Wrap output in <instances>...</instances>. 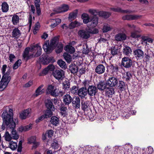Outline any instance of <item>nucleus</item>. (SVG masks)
<instances>
[{
	"label": "nucleus",
	"mask_w": 154,
	"mask_h": 154,
	"mask_svg": "<svg viewBox=\"0 0 154 154\" xmlns=\"http://www.w3.org/2000/svg\"><path fill=\"white\" fill-rule=\"evenodd\" d=\"M42 50L41 47L38 44L27 47L23 54V58L27 60L31 58L38 57L41 54Z\"/></svg>",
	"instance_id": "1"
},
{
	"label": "nucleus",
	"mask_w": 154,
	"mask_h": 154,
	"mask_svg": "<svg viewBox=\"0 0 154 154\" xmlns=\"http://www.w3.org/2000/svg\"><path fill=\"white\" fill-rule=\"evenodd\" d=\"M13 110L9 109L8 113L6 111H4L2 114V116L3 118V123L2 126V129L4 130L5 128V125H8L11 124V122H14L13 118Z\"/></svg>",
	"instance_id": "2"
},
{
	"label": "nucleus",
	"mask_w": 154,
	"mask_h": 154,
	"mask_svg": "<svg viewBox=\"0 0 154 154\" xmlns=\"http://www.w3.org/2000/svg\"><path fill=\"white\" fill-rule=\"evenodd\" d=\"M98 32L97 29H94L93 30L91 29H86L85 30H79L78 32V35L81 38L87 39L89 38L90 36V33L96 34Z\"/></svg>",
	"instance_id": "3"
},
{
	"label": "nucleus",
	"mask_w": 154,
	"mask_h": 154,
	"mask_svg": "<svg viewBox=\"0 0 154 154\" xmlns=\"http://www.w3.org/2000/svg\"><path fill=\"white\" fill-rule=\"evenodd\" d=\"M47 94H50L51 96L56 97L59 95H62L63 92L61 91L58 92V90L54 85H48L46 90Z\"/></svg>",
	"instance_id": "4"
},
{
	"label": "nucleus",
	"mask_w": 154,
	"mask_h": 154,
	"mask_svg": "<svg viewBox=\"0 0 154 154\" xmlns=\"http://www.w3.org/2000/svg\"><path fill=\"white\" fill-rule=\"evenodd\" d=\"M15 123L11 122V124L8 125H5L8 130H9L11 133L12 139L17 140L19 138V135L17 133L16 130L14 129L15 127Z\"/></svg>",
	"instance_id": "5"
},
{
	"label": "nucleus",
	"mask_w": 154,
	"mask_h": 154,
	"mask_svg": "<svg viewBox=\"0 0 154 154\" xmlns=\"http://www.w3.org/2000/svg\"><path fill=\"white\" fill-rule=\"evenodd\" d=\"M6 75L2 76L1 81L0 82V91L4 90L7 86L10 81V78H7Z\"/></svg>",
	"instance_id": "6"
},
{
	"label": "nucleus",
	"mask_w": 154,
	"mask_h": 154,
	"mask_svg": "<svg viewBox=\"0 0 154 154\" xmlns=\"http://www.w3.org/2000/svg\"><path fill=\"white\" fill-rule=\"evenodd\" d=\"M132 60L128 57H125L122 58L121 65L125 68H129L131 66Z\"/></svg>",
	"instance_id": "7"
},
{
	"label": "nucleus",
	"mask_w": 154,
	"mask_h": 154,
	"mask_svg": "<svg viewBox=\"0 0 154 154\" xmlns=\"http://www.w3.org/2000/svg\"><path fill=\"white\" fill-rule=\"evenodd\" d=\"M64 72L62 70H56L53 72V75L55 78L58 80H62L64 78Z\"/></svg>",
	"instance_id": "8"
},
{
	"label": "nucleus",
	"mask_w": 154,
	"mask_h": 154,
	"mask_svg": "<svg viewBox=\"0 0 154 154\" xmlns=\"http://www.w3.org/2000/svg\"><path fill=\"white\" fill-rule=\"evenodd\" d=\"M118 84V79L114 77H109L106 82V85L111 87H115Z\"/></svg>",
	"instance_id": "9"
},
{
	"label": "nucleus",
	"mask_w": 154,
	"mask_h": 154,
	"mask_svg": "<svg viewBox=\"0 0 154 154\" xmlns=\"http://www.w3.org/2000/svg\"><path fill=\"white\" fill-rule=\"evenodd\" d=\"M98 23V18L96 17H93L91 18V20L87 25L89 29L93 28L97 26Z\"/></svg>",
	"instance_id": "10"
},
{
	"label": "nucleus",
	"mask_w": 154,
	"mask_h": 154,
	"mask_svg": "<svg viewBox=\"0 0 154 154\" xmlns=\"http://www.w3.org/2000/svg\"><path fill=\"white\" fill-rule=\"evenodd\" d=\"M2 72L3 74V76L6 75L7 78H10L11 79V77L9 75L11 72L10 69L9 67H7V65L6 64L3 65L1 69Z\"/></svg>",
	"instance_id": "11"
},
{
	"label": "nucleus",
	"mask_w": 154,
	"mask_h": 154,
	"mask_svg": "<svg viewBox=\"0 0 154 154\" xmlns=\"http://www.w3.org/2000/svg\"><path fill=\"white\" fill-rule=\"evenodd\" d=\"M31 112L30 109H27L23 111L20 114V117L22 119H24L29 117Z\"/></svg>",
	"instance_id": "12"
},
{
	"label": "nucleus",
	"mask_w": 154,
	"mask_h": 154,
	"mask_svg": "<svg viewBox=\"0 0 154 154\" xmlns=\"http://www.w3.org/2000/svg\"><path fill=\"white\" fill-rule=\"evenodd\" d=\"M141 17V15H126L123 16L122 19L123 20H135L140 18Z\"/></svg>",
	"instance_id": "13"
},
{
	"label": "nucleus",
	"mask_w": 154,
	"mask_h": 154,
	"mask_svg": "<svg viewBox=\"0 0 154 154\" xmlns=\"http://www.w3.org/2000/svg\"><path fill=\"white\" fill-rule=\"evenodd\" d=\"M87 90L88 94L90 96H94L97 92L96 87L93 85L89 86Z\"/></svg>",
	"instance_id": "14"
},
{
	"label": "nucleus",
	"mask_w": 154,
	"mask_h": 154,
	"mask_svg": "<svg viewBox=\"0 0 154 154\" xmlns=\"http://www.w3.org/2000/svg\"><path fill=\"white\" fill-rule=\"evenodd\" d=\"M79 96L82 98H84L88 94V91L86 87L80 88L78 91Z\"/></svg>",
	"instance_id": "15"
},
{
	"label": "nucleus",
	"mask_w": 154,
	"mask_h": 154,
	"mask_svg": "<svg viewBox=\"0 0 154 154\" xmlns=\"http://www.w3.org/2000/svg\"><path fill=\"white\" fill-rule=\"evenodd\" d=\"M28 143L33 144L32 148H36L39 145V143L36 141L35 136H32L28 138Z\"/></svg>",
	"instance_id": "16"
},
{
	"label": "nucleus",
	"mask_w": 154,
	"mask_h": 154,
	"mask_svg": "<svg viewBox=\"0 0 154 154\" xmlns=\"http://www.w3.org/2000/svg\"><path fill=\"white\" fill-rule=\"evenodd\" d=\"M126 36L123 32L116 34L115 36V40L117 41H123L126 39Z\"/></svg>",
	"instance_id": "17"
},
{
	"label": "nucleus",
	"mask_w": 154,
	"mask_h": 154,
	"mask_svg": "<svg viewBox=\"0 0 154 154\" xmlns=\"http://www.w3.org/2000/svg\"><path fill=\"white\" fill-rule=\"evenodd\" d=\"M43 48L45 52L48 53L51 52L54 49L50 44H49L48 41H47L44 43L43 46Z\"/></svg>",
	"instance_id": "18"
},
{
	"label": "nucleus",
	"mask_w": 154,
	"mask_h": 154,
	"mask_svg": "<svg viewBox=\"0 0 154 154\" xmlns=\"http://www.w3.org/2000/svg\"><path fill=\"white\" fill-rule=\"evenodd\" d=\"M21 35V32L20 30L17 28L14 29L12 32V37L15 39H17Z\"/></svg>",
	"instance_id": "19"
},
{
	"label": "nucleus",
	"mask_w": 154,
	"mask_h": 154,
	"mask_svg": "<svg viewBox=\"0 0 154 154\" xmlns=\"http://www.w3.org/2000/svg\"><path fill=\"white\" fill-rule=\"evenodd\" d=\"M105 66L101 64L98 65L95 69V72L99 74H103L105 72Z\"/></svg>",
	"instance_id": "20"
},
{
	"label": "nucleus",
	"mask_w": 154,
	"mask_h": 154,
	"mask_svg": "<svg viewBox=\"0 0 154 154\" xmlns=\"http://www.w3.org/2000/svg\"><path fill=\"white\" fill-rule=\"evenodd\" d=\"M44 86L43 85H40L36 90L35 93L33 94L34 97H37L39 95H41L44 93L45 90L42 89Z\"/></svg>",
	"instance_id": "21"
},
{
	"label": "nucleus",
	"mask_w": 154,
	"mask_h": 154,
	"mask_svg": "<svg viewBox=\"0 0 154 154\" xmlns=\"http://www.w3.org/2000/svg\"><path fill=\"white\" fill-rule=\"evenodd\" d=\"M134 54L137 58H141L144 56L143 51L140 49L135 50L134 51Z\"/></svg>",
	"instance_id": "22"
},
{
	"label": "nucleus",
	"mask_w": 154,
	"mask_h": 154,
	"mask_svg": "<svg viewBox=\"0 0 154 154\" xmlns=\"http://www.w3.org/2000/svg\"><path fill=\"white\" fill-rule=\"evenodd\" d=\"M45 106L48 109L51 110L52 111L54 110L55 108L51 100H47L45 101Z\"/></svg>",
	"instance_id": "23"
},
{
	"label": "nucleus",
	"mask_w": 154,
	"mask_h": 154,
	"mask_svg": "<svg viewBox=\"0 0 154 154\" xmlns=\"http://www.w3.org/2000/svg\"><path fill=\"white\" fill-rule=\"evenodd\" d=\"M113 29V27L108 23H104L102 28L103 32H106L111 31Z\"/></svg>",
	"instance_id": "24"
},
{
	"label": "nucleus",
	"mask_w": 154,
	"mask_h": 154,
	"mask_svg": "<svg viewBox=\"0 0 154 154\" xmlns=\"http://www.w3.org/2000/svg\"><path fill=\"white\" fill-rule=\"evenodd\" d=\"M72 100V98L69 94H66L63 97V101L66 105H68Z\"/></svg>",
	"instance_id": "25"
},
{
	"label": "nucleus",
	"mask_w": 154,
	"mask_h": 154,
	"mask_svg": "<svg viewBox=\"0 0 154 154\" xmlns=\"http://www.w3.org/2000/svg\"><path fill=\"white\" fill-rule=\"evenodd\" d=\"M69 8V6L67 5H64L57 9L56 11L57 13L64 12L67 11Z\"/></svg>",
	"instance_id": "26"
},
{
	"label": "nucleus",
	"mask_w": 154,
	"mask_h": 154,
	"mask_svg": "<svg viewBox=\"0 0 154 154\" xmlns=\"http://www.w3.org/2000/svg\"><path fill=\"white\" fill-rule=\"evenodd\" d=\"M89 101L82 100L81 102L82 109L84 111L88 110V108L89 106Z\"/></svg>",
	"instance_id": "27"
},
{
	"label": "nucleus",
	"mask_w": 154,
	"mask_h": 154,
	"mask_svg": "<svg viewBox=\"0 0 154 154\" xmlns=\"http://www.w3.org/2000/svg\"><path fill=\"white\" fill-rule=\"evenodd\" d=\"M32 124H30L24 126H20L19 128V131L20 132L27 131L32 128Z\"/></svg>",
	"instance_id": "28"
},
{
	"label": "nucleus",
	"mask_w": 154,
	"mask_h": 154,
	"mask_svg": "<svg viewBox=\"0 0 154 154\" xmlns=\"http://www.w3.org/2000/svg\"><path fill=\"white\" fill-rule=\"evenodd\" d=\"M73 106L75 108H79L80 106V99L79 97H76L72 102Z\"/></svg>",
	"instance_id": "29"
},
{
	"label": "nucleus",
	"mask_w": 154,
	"mask_h": 154,
	"mask_svg": "<svg viewBox=\"0 0 154 154\" xmlns=\"http://www.w3.org/2000/svg\"><path fill=\"white\" fill-rule=\"evenodd\" d=\"M82 18L84 23H89L90 21L91 20V18H90L88 14H83L82 15Z\"/></svg>",
	"instance_id": "30"
},
{
	"label": "nucleus",
	"mask_w": 154,
	"mask_h": 154,
	"mask_svg": "<svg viewBox=\"0 0 154 154\" xmlns=\"http://www.w3.org/2000/svg\"><path fill=\"white\" fill-rule=\"evenodd\" d=\"M55 67L52 64L49 65L47 68L44 69L42 71L43 75L46 74L48 71H52L54 69Z\"/></svg>",
	"instance_id": "31"
},
{
	"label": "nucleus",
	"mask_w": 154,
	"mask_h": 154,
	"mask_svg": "<svg viewBox=\"0 0 154 154\" xmlns=\"http://www.w3.org/2000/svg\"><path fill=\"white\" fill-rule=\"evenodd\" d=\"M123 52V53L125 55H128L131 54L132 50L130 47L125 46L124 47Z\"/></svg>",
	"instance_id": "32"
},
{
	"label": "nucleus",
	"mask_w": 154,
	"mask_h": 154,
	"mask_svg": "<svg viewBox=\"0 0 154 154\" xmlns=\"http://www.w3.org/2000/svg\"><path fill=\"white\" fill-rule=\"evenodd\" d=\"M61 21V20L59 18L52 20V22L53 23L51 24L50 26L52 28H54L60 23Z\"/></svg>",
	"instance_id": "33"
},
{
	"label": "nucleus",
	"mask_w": 154,
	"mask_h": 154,
	"mask_svg": "<svg viewBox=\"0 0 154 154\" xmlns=\"http://www.w3.org/2000/svg\"><path fill=\"white\" fill-rule=\"evenodd\" d=\"M65 50L70 54L74 53L75 51V48L70 45H67L64 48Z\"/></svg>",
	"instance_id": "34"
},
{
	"label": "nucleus",
	"mask_w": 154,
	"mask_h": 154,
	"mask_svg": "<svg viewBox=\"0 0 154 154\" xmlns=\"http://www.w3.org/2000/svg\"><path fill=\"white\" fill-rule=\"evenodd\" d=\"M82 24V23H79L77 21H75L74 22H72L69 25V28L70 29H73L75 27H77L81 26Z\"/></svg>",
	"instance_id": "35"
},
{
	"label": "nucleus",
	"mask_w": 154,
	"mask_h": 154,
	"mask_svg": "<svg viewBox=\"0 0 154 154\" xmlns=\"http://www.w3.org/2000/svg\"><path fill=\"white\" fill-rule=\"evenodd\" d=\"M58 38L57 37H55L52 39L51 41L50 45L54 48L56 45L58 44Z\"/></svg>",
	"instance_id": "36"
},
{
	"label": "nucleus",
	"mask_w": 154,
	"mask_h": 154,
	"mask_svg": "<svg viewBox=\"0 0 154 154\" xmlns=\"http://www.w3.org/2000/svg\"><path fill=\"white\" fill-rule=\"evenodd\" d=\"M60 109L61 111L60 113L62 116L64 117L67 115V109L66 107L64 105H62L60 107Z\"/></svg>",
	"instance_id": "37"
},
{
	"label": "nucleus",
	"mask_w": 154,
	"mask_h": 154,
	"mask_svg": "<svg viewBox=\"0 0 154 154\" xmlns=\"http://www.w3.org/2000/svg\"><path fill=\"white\" fill-rule=\"evenodd\" d=\"M51 61L50 57L46 56H45L42 57V61L44 65H47Z\"/></svg>",
	"instance_id": "38"
},
{
	"label": "nucleus",
	"mask_w": 154,
	"mask_h": 154,
	"mask_svg": "<svg viewBox=\"0 0 154 154\" xmlns=\"http://www.w3.org/2000/svg\"><path fill=\"white\" fill-rule=\"evenodd\" d=\"M106 83H105L104 82H100L97 85L98 88L101 90H103L105 89L106 86Z\"/></svg>",
	"instance_id": "39"
},
{
	"label": "nucleus",
	"mask_w": 154,
	"mask_h": 154,
	"mask_svg": "<svg viewBox=\"0 0 154 154\" xmlns=\"http://www.w3.org/2000/svg\"><path fill=\"white\" fill-rule=\"evenodd\" d=\"M99 15L100 16L103 17L105 18H107L111 15V13L109 12L102 11L99 12Z\"/></svg>",
	"instance_id": "40"
},
{
	"label": "nucleus",
	"mask_w": 154,
	"mask_h": 154,
	"mask_svg": "<svg viewBox=\"0 0 154 154\" xmlns=\"http://www.w3.org/2000/svg\"><path fill=\"white\" fill-rule=\"evenodd\" d=\"M125 88V82L122 81H119L118 84V88L120 91L124 90Z\"/></svg>",
	"instance_id": "41"
},
{
	"label": "nucleus",
	"mask_w": 154,
	"mask_h": 154,
	"mask_svg": "<svg viewBox=\"0 0 154 154\" xmlns=\"http://www.w3.org/2000/svg\"><path fill=\"white\" fill-rule=\"evenodd\" d=\"M51 122L53 125L57 126L59 123V119L57 117L52 116L51 119Z\"/></svg>",
	"instance_id": "42"
},
{
	"label": "nucleus",
	"mask_w": 154,
	"mask_h": 154,
	"mask_svg": "<svg viewBox=\"0 0 154 154\" xmlns=\"http://www.w3.org/2000/svg\"><path fill=\"white\" fill-rule=\"evenodd\" d=\"M110 50L111 54L113 56L117 54L119 52V50L118 48L116 46L112 47Z\"/></svg>",
	"instance_id": "43"
},
{
	"label": "nucleus",
	"mask_w": 154,
	"mask_h": 154,
	"mask_svg": "<svg viewBox=\"0 0 154 154\" xmlns=\"http://www.w3.org/2000/svg\"><path fill=\"white\" fill-rule=\"evenodd\" d=\"M12 20L13 24L15 25H17L19 22V16L16 15H13Z\"/></svg>",
	"instance_id": "44"
},
{
	"label": "nucleus",
	"mask_w": 154,
	"mask_h": 154,
	"mask_svg": "<svg viewBox=\"0 0 154 154\" xmlns=\"http://www.w3.org/2000/svg\"><path fill=\"white\" fill-rule=\"evenodd\" d=\"M9 6L7 3L4 2L2 5V9L3 12H6L8 10Z\"/></svg>",
	"instance_id": "45"
},
{
	"label": "nucleus",
	"mask_w": 154,
	"mask_h": 154,
	"mask_svg": "<svg viewBox=\"0 0 154 154\" xmlns=\"http://www.w3.org/2000/svg\"><path fill=\"white\" fill-rule=\"evenodd\" d=\"M141 32V30L140 29L138 30H135L134 32H132L131 33V37L134 38H137L140 37V35H137V32Z\"/></svg>",
	"instance_id": "46"
},
{
	"label": "nucleus",
	"mask_w": 154,
	"mask_h": 154,
	"mask_svg": "<svg viewBox=\"0 0 154 154\" xmlns=\"http://www.w3.org/2000/svg\"><path fill=\"white\" fill-rule=\"evenodd\" d=\"M55 51L57 53H59L61 52L63 50V46L61 43H59L56 46Z\"/></svg>",
	"instance_id": "47"
},
{
	"label": "nucleus",
	"mask_w": 154,
	"mask_h": 154,
	"mask_svg": "<svg viewBox=\"0 0 154 154\" xmlns=\"http://www.w3.org/2000/svg\"><path fill=\"white\" fill-rule=\"evenodd\" d=\"M45 118H48L51 117L53 115V112L51 110L47 109L46 110L44 114Z\"/></svg>",
	"instance_id": "48"
},
{
	"label": "nucleus",
	"mask_w": 154,
	"mask_h": 154,
	"mask_svg": "<svg viewBox=\"0 0 154 154\" xmlns=\"http://www.w3.org/2000/svg\"><path fill=\"white\" fill-rule=\"evenodd\" d=\"M63 56L66 61L69 63L72 60V57L69 54L65 53L63 54Z\"/></svg>",
	"instance_id": "49"
},
{
	"label": "nucleus",
	"mask_w": 154,
	"mask_h": 154,
	"mask_svg": "<svg viewBox=\"0 0 154 154\" xmlns=\"http://www.w3.org/2000/svg\"><path fill=\"white\" fill-rule=\"evenodd\" d=\"M9 147L12 150H15L16 149L17 145V143L13 141H11L9 143Z\"/></svg>",
	"instance_id": "50"
},
{
	"label": "nucleus",
	"mask_w": 154,
	"mask_h": 154,
	"mask_svg": "<svg viewBox=\"0 0 154 154\" xmlns=\"http://www.w3.org/2000/svg\"><path fill=\"white\" fill-rule=\"evenodd\" d=\"M111 10L115 12H121L124 13H130V12L128 10H122L120 8H111Z\"/></svg>",
	"instance_id": "51"
},
{
	"label": "nucleus",
	"mask_w": 154,
	"mask_h": 154,
	"mask_svg": "<svg viewBox=\"0 0 154 154\" xmlns=\"http://www.w3.org/2000/svg\"><path fill=\"white\" fill-rule=\"evenodd\" d=\"M77 14V10H76L69 14V19L71 20L75 19L76 17Z\"/></svg>",
	"instance_id": "52"
},
{
	"label": "nucleus",
	"mask_w": 154,
	"mask_h": 154,
	"mask_svg": "<svg viewBox=\"0 0 154 154\" xmlns=\"http://www.w3.org/2000/svg\"><path fill=\"white\" fill-rule=\"evenodd\" d=\"M109 67L112 73L116 72L118 70V67L116 65L114 66L111 64L109 66Z\"/></svg>",
	"instance_id": "53"
},
{
	"label": "nucleus",
	"mask_w": 154,
	"mask_h": 154,
	"mask_svg": "<svg viewBox=\"0 0 154 154\" xmlns=\"http://www.w3.org/2000/svg\"><path fill=\"white\" fill-rule=\"evenodd\" d=\"M69 70L71 73L74 74L77 72L78 69L76 66L73 65L69 67Z\"/></svg>",
	"instance_id": "54"
},
{
	"label": "nucleus",
	"mask_w": 154,
	"mask_h": 154,
	"mask_svg": "<svg viewBox=\"0 0 154 154\" xmlns=\"http://www.w3.org/2000/svg\"><path fill=\"white\" fill-rule=\"evenodd\" d=\"M63 88L65 90L68 89L70 87V83L68 81H65L63 83Z\"/></svg>",
	"instance_id": "55"
},
{
	"label": "nucleus",
	"mask_w": 154,
	"mask_h": 154,
	"mask_svg": "<svg viewBox=\"0 0 154 154\" xmlns=\"http://www.w3.org/2000/svg\"><path fill=\"white\" fill-rule=\"evenodd\" d=\"M40 27V24L38 22L35 24L33 30V33L34 34H35L37 33V31L39 30Z\"/></svg>",
	"instance_id": "56"
},
{
	"label": "nucleus",
	"mask_w": 154,
	"mask_h": 154,
	"mask_svg": "<svg viewBox=\"0 0 154 154\" xmlns=\"http://www.w3.org/2000/svg\"><path fill=\"white\" fill-rule=\"evenodd\" d=\"M21 63V61L20 60H18L14 64L13 67L14 69H17L18 68Z\"/></svg>",
	"instance_id": "57"
},
{
	"label": "nucleus",
	"mask_w": 154,
	"mask_h": 154,
	"mask_svg": "<svg viewBox=\"0 0 154 154\" xmlns=\"http://www.w3.org/2000/svg\"><path fill=\"white\" fill-rule=\"evenodd\" d=\"M59 65L62 68H66V64L65 62L62 60H59L57 61Z\"/></svg>",
	"instance_id": "58"
},
{
	"label": "nucleus",
	"mask_w": 154,
	"mask_h": 154,
	"mask_svg": "<svg viewBox=\"0 0 154 154\" xmlns=\"http://www.w3.org/2000/svg\"><path fill=\"white\" fill-rule=\"evenodd\" d=\"M5 140L8 141H10L12 139L8 131H6L5 134Z\"/></svg>",
	"instance_id": "59"
},
{
	"label": "nucleus",
	"mask_w": 154,
	"mask_h": 154,
	"mask_svg": "<svg viewBox=\"0 0 154 154\" xmlns=\"http://www.w3.org/2000/svg\"><path fill=\"white\" fill-rule=\"evenodd\" d=\"M83 46L84 48H83L82 51L83 53L85 54H88L89 52L88 45L87 44H85Z\"/></svg>",
	"instance_id": "60"
},
{
	"label": "nucleus",
	"mask_w": 154,
	"mask_h": 154,
	"mask_svg": "<svg viewBox=\"0 0 154 154\" xmlns=\"http://www.w3.org/2000/svg\"><path fill=\"white\" fill-rule=\"evenodd\" d=\"M78 89L76 86H74L70 89V92L73 94H75L77 93V91Z\"/></svg>",
	"instance_id": "61"
},
{
	"label": "nucleus",
	"mask_w": 154,
	"mask_h": 154,
	"mask_svg": "<svg viewBox=\"0 0 154 154\" xmlns=\"http://www.w3.org/2000/svg\"><path fill=\"white\" fill-rule=\"evenodd\" d=\"M142 39L144 41H146L150 43H152L153 42V40L151 38H147L145 36H143L142 37Z\"/></svg>",
	"instance_id": "62"
},
{
	"label": "nucleus",
	"mask_w": 154,
	"mask_h": 154,
	"mask_svg": "<svg viewBox=\"0 0 154 154\" xmlns=\"http://www.w3.org/2000/svg\"><path fill=\"white\" fill-rule=\"evenodd\" d=\"M132 75L130 72H126L125 76V78L126 81H129Z\"/></svg>",
	"instance_id": "63"
},
{
	"label": "nucleus",
	"mask_w": 154,
	"mask_h": 154,
	"mask_svg": "<svg viewBox=\"0 0 154 154\" xmlns=\"http://www.w3.org/2000/svg\"><path fill=\"white\" fill-rule=\"evenodd\" d=\"M115 92L114 88H110L107 92V94L109 97H110V95L113 94Z\"/></svg>",
	"instance_id": "64"
}]
</instances>
